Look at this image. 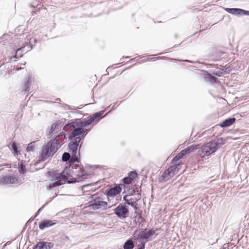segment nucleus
<instances>
[{
  "mask_svg": "<svg viewBox=\"0 0 249 249\" xmlns=\"http://www.w3.org/2000/svg\"><path fill=\"white\" fill-rule=\"evenodd\" d=\"M105 111L96 112L89 116L88 119H76L67 124L64 127L65 132L69 131L81 140H83L88 133L90 131L89 126L91 127L101 119L104 118L107 113L104 114Z\"/></svg>",
  "mask_w": 249,
  "mask_h": 249,
  "instance_id": "obj_1",
  "label": "nucleus"
},
{
  "mask_svg": "<svg viewBox=\"0 0 249 249\" xmlns=\"http://www.w3.org/2000/svg\"><path fill=\"white\" fill-rule=\"evenodd\" d=\"M57 137L62 138V140H63L66 139V135L64 132H61L56 138L50 140L45 145L43 146L38 160L39 161H43L48 158L53 157L58 150L60 145Z\"/></svg>",
  "mask_w": 249,
  "mask_h": 249,
  "instance_id": "obj_2",
  "label": "nucleus"
},
{
  "mask_svg": "<svg viewBox=\"0 0 249 249\" xmlns=\"http://www.w3.org/2000/svg\"><path fill=\"white\" fill-rule=\"evenodd\" d=\"M217 142L214 141L203 144L200 147L199 146V149L197 151V154L201 158L209 157L214 153L216 150L221 146L224 144L223 142V138H220L217 139Z\"/></svg>",
  "mask_w": 249,
  "mask_h": 249,
  "instance_id": "obj_3",
  "label": "nucleus"
},
{
  "mask_svg": "<svg viewBox=\"0 0 249 249\" xmlns=\"http://www.w3.org/2000/svg\"><path fill=\"white\" fill-rule=\"evenodd\" d=\"M91 200L89 202L88 207L93 211L99 209H105L107 206V203L103 200V199L98 194L90 196Z\"/></svg>",
  "mask_w": 249,
  "mask_h": 249,
  "instance_id": "obj_4",
  "label": "nucleus"
},
{
  "mask_svg": "<svg viewBox=\"0 0 249 249\" xmlns=\"http://www.w3.org/2000/svg\"><path fill=\"white\" fill-rule=\"evenodd\" d=\"M77 169H73L72 171V173L76 176V178H71L66 180V182L68 184L74 183L82 181L86 179L89 178V175L84 170L83 167H81L79 165L77 167Z\"/></svg>",
  "mask_w": 249,
  "mask_h": 249,
  "instance_id": "obj_5",
  "label": "nucleus"
},
{
  "mask_svg": "<svg viewBox=\"0 0 249 249\" xmlns=\"http://www.w3.org/2000/svg\"><path fill=\"white\" fill-rule=\"evenodd\" d=\"M153 234H156V236L158 235L157 233H156V230L153 229H150L148 230L147 229H141L139 231L136 230L134 232V240L139 241V240H146L148 241L151 240L149 239Z\"/></svg>",
  "mask_w": 249,
  "mask_h": 249,
  "instance_id": "obj_6",
  "label": "nucleus"
},
{
  "mask_svg": "<svg viewBox=\"0 0 249 249\" xmlns=\"http://www.w3.org/2000/svg\"><path fill=\"white\" fill-rule=\"evenodd\" d=\"M67 132L68 138L70 141L68 144L69 151L71 154L76 155L78 147H79V149H80L82 146V144H80L82 140L76 136H74V135L69 131H67Z\"/></svg>",
  "mask_w": 249,
  "mask_h": 249,
  "instance_id": "obj_7",
  "label": "nucleus"
},
{
  "mask_svg": "<svg viewBox=\"0 0 249 249\" xmlns=\"http://www.w3.org/2000/svg\"><path fill=\"white\" fill-rule=\"evenodd\" d=\"M62 160L69 163L70 164L69 168H71L72 170H77L79 165L74 163L75 162H79L80 161V158L76 155L71 154V155L69 153L66 152L63 154Z\"/></svg>",
  "mask_w": 249,
  "mask_h": 249,
  "instance_id": "obj_8",
  "label": "nucleus"
},
{
  "mask_svg": "<svg viewBox=\"0 0 249 249\" xmlns=\"http://www.w3.org/2000/svg\"><path fill=\"white\" fill-rule=\"evenodd\" d=\"M67 169H64L61 173H58L55 171H48V174L51 177L53 180L58 181V180H63V181L66 182V180L68 179L67 178L71 177L70 175V169L67 171Z\"/></svg>",
  "mask_w": 249,
  "mask_h": 249,
  "instance_id": "obj_9",
  "label": "nucleus"
},
{
  "mask_svg": "<svg viewBox=\"0 0 249 249\" xmlns=\"http://www.w3.org/2000/svg\"><path fill=\"white\" fill-rule=\"evenodd\" d=\"M114 213L120 219H124L128 216L129 210L127 207L122 204H120L113 210Z\"/></svg>",
  "mask_w": 249,
  "mask_h": 249,
  "instance_id": "obj_10",
  "label": "nucleus"
},
{
  "mask_svg": "<svg viewBox=\"0 0 249 249\" xmlns=\"http://www.w3.org/2000/svg\"><path fill=\"white\" fill-rule=\"evenodd\" d=\"M18 183V179L17 177H12L9 175L0 177V184L6 185L8 184H14Z\"/></svg>",
  "mask_w": 249,
  "mask_h": 249,
  "instance_id": "obj_11",
  "label": "nucleus"
},
{
  "mask_svg": "<svg viewBox=\"0 0 249 249\" xmlns=\"http://www.w3.org/2000/svg\"><path fill=\"white\" fill-rule=\"evenodd\" d=\"M123 200L124 201L125 204L131 206L135 210H137L138 198H135L125 195L123 197Z\"/></svg>",
  "mask_w": 249,
  "mask_h": 249,
  "instance_id": "obj_12",
  "label": "nucleus"
},
{
  "mask_svg": "<svg viewBox=\"0 0 249 249\" xmlns=\"http://www.w3.org/2000/svg\"><path fill=\"white\" fill-rule=\"evenodd\" d=\"M122 191V188L119 185H115L114 187L110 188L107 192V196H114L119 194Z\"/></svg>",
  "mask_w": 249,
  "mask_h": 249,
  "instance_id": "obj_13",
  "label": "nucleus"
},
{
  "mask_svg": "<svg viewBox=\"0 0 249 249\" xmlns=\"http://www.w3.org/2000/svg\"><path fill=\"white\" fill-rule=\"evenodd\" d=\"M60 128L61 123L59 121H57L56 122L53 124L48 134V137L51 138L53 136V134L57 133Z\"/></svg>",
  "mask_w": 249,
  "mask_h": 249,
  "instance_id": "obj_14",
  "label": "nucleus"
},
{
  "mask_svg": "<svg viewBox=\"0 0 249 249\" xmlns=\"http://www.w3.org/2000/svg\"><path fill=\"white\" fill-rule=\"evenodd\" d=\"M235 121L236 119L234 117L229 118L224 120L220 123L219 126L222 128L227 127L233 124Z\"/></svg>",
  "mask_w": 249,
  "mask_h": 249,
  "instance_id": "obj_15",
  "label": "nucleus"
},
{
  "mask_svg": "<svg viewBox=\"0 0 249 249\" xmlns=\"http://www.w3.org/2000/svg\"><path fill=\"white\" fill-rule=\"evenodd\" d=\"M37 243L40 249H51L54 246V244L52 242L40 241Z\"/></svg>",
  "mask_w": 249,
  "mask_h": 249,
  "instance_id": "obj_16",
  "label": "nucleus"
},
{
  "mask_svg": "<svg viewBox=\"0 0 249 249\" xmlns=\"http://www.w3.org/2000/svg\"><path fill=\"white\" fill-rule=\"evenodd\" d=\"M199 144H192L189 146H188L187 147L185 148V149L182 150L183 153H184L185 155H186L187 154H190L192 152H194L196 150L199 149Z\"/></svg>",
  "mask_w": 249,
  "mask_h": 249,
  "instance_id": "obj_17",
  "label": "nucleus"
},
{
  "mask_svg": "<svg viewBox=\"0 0 249 249\" xmlns=\"http://www.w3.org/2000/svg\"><path fill=\"white\" fill-rule=\"evenodd\" d=\"M55 224L53 221L50 220H45L41 222L39 225V228L41 230H43L46 228H48L54 225Z\"/></svg>",
  "mask_w": 249,
  "mask_h": 249,
  "instance_id": "obj_18",
  "label": "nucleus"
},
{
  "mask_svg": "<svg viewBox=\"0 0 249 249\" xmlns=\"http://www.w3.org/2000/svg\"><path fill=\"white\" fill-rule=\"evenodd\" d=\"M26 48V46H24L17 49L15 55L13 56V57L15 58H18L22 57L23 56L22 53L24 51H25V52L26 53L30 51V50L25 49Z\"/></svg>",
  "mask_w": 249,
  "mask_h": 249,
  "instance_id": "obj_19",
  "label": "nucleus"
},
{
  "mask_svg": "<svg viewBox=\"0 0 249 249\" xmlns=\"http://www.w3.org/2000/svg\"><path fill=\"white\" fill-rule=\"evenodd\" d=\"M12 150L15 156H18L20 154L19 144H17L15 142H11Z\"/></svg>",
  "mask_w": 249,
  "mask_h": 249,
  "instance_id": "obj_20",
  "label": "nucleus"
},
{
  "mask_svg": "<svg viewBox=\"0 0 249 249\" xmlns=\"http://www.w3.org/2000/svg\"><path fill=\"white\" fill-rule=\"evenodd\" d=\"M133 238H129L127 239L123 245L124 249H133L135 247Z\"/></svg>",
  "mask_w": 249,
  "mask_h": 249,
  "instance_id": "obj_21",
  "label": "nucleus"
},
{
  "mask_svg": "<svg viewBox=\"0 0 249 249\" xmlns=\"http://www.w3.org/2000/svg\"><path fill=\"white\" fill-rule=\"evenodd\" d=\"M225 11L228 13L235 16H240V9L237 8H226Z\"/></svg>",
  "mask_w": 249,
  "mask_h": 249,
  "instance_id": "obj_22",
  "label": "nucleus"
},
{
  "mask_svg": "<svg viewBox=\"0 0 249 249\" xmlns=\"http://www.w3.org/2000/svg\"><path fill=\"white\" fill-rule=\"evenodd\" d=\"M204 79L205 81L209 82L212 84L214 83L216 80V78L212 75L210 73L205 74Z\"/></svg>",
  "mask_w": 249,
  "mask_h": 249,
  "instance_id": "obj_23",
  "label": "nucleus"
},
{
  "mask_svg": "<svg viewBox=\"0 0 249 249\" xmlns=\"http://www.w3.org/2000/svg\"><path fill=\"white\" fill-rule=\"evenodd\" d=\"M185 154L181 150L180 152H179L176 156H175L173 159L172 160V162H175L178 160H179L180 159H181L182 158H183L184 156H185Z\"/></svg>",
  "mask_w": 249,
  "mask_h": 249,
  "instance_id": "obj_24",
  "label": "nucleus"
},
{
  "mask_svg": "<svg viewBox=\"0 0 249 249\" xmlns=\"http://www.w3.org/2000/svg\"><path fill=\"white\" fill-rule=\"evenodd\" d=\"M26 82L24 84V90L25 92L28 91L29 90V88L30 85L31 84V79L30 77H28L25 78Z\"/></svg>",
  "mask_w": 249,
  "mask_h": 249,
  "instance_id": "obj_25",
  "label": "nucleus"
},
{
  "mask_svg": "<svg viewBox=\"0 0 249 249\" xmlns=\"http://www.w3.org/2000/svg\"><path fill=\"white\" fill-rule=\"evenodd\" d=\"M63 184V180H58L55 181L53 183L50 184L48 188L50 189L54 188L57 186H60Z\"/></svg>",
  "mask_w": 249,
  "mask_h": 249,
  "instance_id": "obj_26",
  "label": "nucleus"
},
{
  "mask_svg": "<svg viewBox=\"0 0 249 249\" xmlns=\"http://www.w3.org/2000/svg\"><path fill=\"white\" fill-rule=\"evenodd\" d=\"M38 42V40L34 37H31L30 38V41H29V46H26V47H28V48H30V49H29L30 50L32 49L33 48V46H35V44L36 43H37Z\"/></svg>",
  "mask_w": 249,
  "mask_h": 249,
  "instance_id": "obj_27",
  "label": "nucleus"
},
{
  "mask_svg": "<svg viewBox=\"0 0 249 249\" xmlns=\"http://www.w3.org/2000/svg\"><path fill=\"white\" fill-rule=\"evenodd\" d=\"M35 142H30L26 148V151L28 152H35Z\"/></svg>",
  "mask_w": 249,
  "mask_h": 249,
  "instance_id": "obj_28",
  "label": "nucleus"
},
{
  "mask_svg": "<svg viewBox=\"0 0 249 249\" xmlns=\"http://www.w3.org/2000/svg\"><path fill=\"white\" fill-rule=\"evenodd\" d=\"M137 192V195L140 196L141 195V192H139L138 188H136L135 189H129L128 191V194L127 195L129 196H131L134 195L136 194V192Z\"/></svg>",
  "mask_w": 249,
  "mask_h": 249,
  "instance_id": "obj_29",
  "label": "nucleus"
},
{
  "mask_svg": "<svg viewBox=\"0 0 249 249\" xmlns=\"http://www.w3.org/2000/svg\"><path fill=\"white\" fill-rule=\"evenodd\" d=\"M213 74L217 76H221L223 74V70L219 68H216L213 71Z\"/></svg>",
  "mask_w": 249,
  "mask_h": 249,
  "instance_id": "obj_30",
  "label": "nucleus"
},
{
  "mask_svg": "<svg viewBox=\"0 0 249 249\" xmlns=\"http://www.w3.org/2000/svg\"><path fill=\"white\" fill-rule=\"evenodd\" d=\"M169 176H170V177H171V176H173L170 173V172L168 171V170L167 169L162 174V175L161 176V178H162V179L163 180H164V179H166L167 178V179H168Z\"/></svg>",
  "mask_w": 249,
  "mask_h": 249,
  "instance_id": "obj_31",
  "label": "nucleus"
},
{
  "mask_svg": "<svg viewBox=\"0 0 249 249\" xmlns=\"http://www.w3.org/2000/svg\"><path fill=\"white\" fill-rule=\"evenodd\" d=\"M128 177H129L131 179H132V180L133 181L134 179L136 178L138 176V173H137V172L136 171H131L128 174Z\"/></svg>",
  "mask_w": 249,
  "mask_h": 249,
  "instance_id": "obj_32",
  "label": "nucleus"
},
{
  "mask_svg": "<svg viewBox=\"0 0 249 249\" xmlns=\"http://www.w3.org/2000/svg\"><path fill=\"white\" fill-rule=\"evenodd\" d=\"M133 180L130 178L129 177H125L123 179V182L124 184L129 185L132 183Z\"/></svg>",
  "mask_w": 249,
  "mask_h": 249,
  "instance_id": "obj_33",
  "label": "nucleus"
},
{
  "mask_svg": "<svg viewBox=\"0 0 249 249\" xmlns=\"http://www.w3.org/2000/svg\"><path fill=\"white\" fill-rule=\"evenodd\" d=\"M18 172L21 174H24L26 172L25 166L23 164H20L18 167Z\"/></svg>",
  "mask_w": 249,
  "mask_h": 249,
  "instance_id": "obj_34",
  "label": "nucleus"
},
{
  "mask_svg": "<svg viewBox=\"0 0 249 249\" xmlns=\"http://www.w3.org/2000/svg\"><path fill=\"white\" fill-rule=\"evenodd\" d=\"M172 176L174 175V173L177 171L176 170V166L174 165L171 166L168 169H167Z\"/></svg>",
  "mask_w": 249,
  "mask_h": 249,
  "instance_id": "obj_35",
  "label": "nucleus"
},
{
  "mask_svg": "<svg viewBox=\"0 0 249 249\" xmlns=\"http://www.w3.org/2000/svg\"><path fill=\"white\" fill-rule=\"evenodd\" d=\"M240 16L247 15L249 16V11L240 9Z\"/></svg>",
  "mask_w": 249,
  "mask_h": 249,
  "instance_id": "obj_36",
  "label": "nucleus"
},
{
  "mask_svg": "<svg viewBox=\"0 0 249 249\" xmlns=\"http://www.w3.org/2000/svg\"><path fill=\"white\" fill-rule=\"evenodd\" d=\"M145 242H142L140 244L137 246L138 249H145Z\"/></svg>",
  "mask_w": 249,
  "mask_h": 249,
  "instance_id": "obj_37",
  "label": "nucleus"
},
{
  "mask_svg": "<svg viewBox=\"0 0 249 249\" xmlns=\"http://www.w3.org/2000/svg\"><path fill=\"white\" fill-rule=\"evenodd\" d=\"M224 53L221 52L218 53V57L215 58H213V60L214 61H217L220 59V58L222 56V54Z\"/></svg>",
  "mask_w": 249,
  "mask_h": 249,
  "instance_id": "obj_38",
  "label": "nucleus"
},
{
  "mask_svg": "<svg viewBox=\"0 0 249 249\" xmlns=\"http://www.w3.org/2000/svg\"><path fill=\"white\" fill-rule=\"evenodd\" d=\"M165 58V57H157L156 58H150V60H155L156 59L159 60V59H163Z\"/></svg>",
  "mask_w": 249,
  "mask_h": 249,
  "instance_id": "obj_39",
  "label": "nucleus"
},
{
  "mask_svg": "<svg viewBox=\"0 0 249 249\" xmlns=\"http://www.w3.org/2000/svg\"><path fill=\"white\" fill-rule=\"evenodd\" d=\"M181 165V163H178V164H176L174 165L175 166H176V170L177 171H178L179 169V166Z\"/></svg>",
  "mask_w": 249,
  "mask_h": 249,
  "instance_id": "obj_40",
  "label": "nucleus"
},
{
  "mask_svg": "<svg viewBox=\"0 0 249 249\" xmlns=\"http://www.w3.org/2000/svg\"><path fill=\"white\" fill-rule=\"evenodd\" d=\"M177 60L178 61H183V62H186L194 63L193 61H190V60H189L178 59Z\"/></svg>",
  "mask_w": 249,
  "mask_h": 249,
  "instance_id": "obj_41",
  "label": "nucleus"
},
{
  "mask_svg": "<svg viewBox=\"0 0 249 249\" xmlns=\"http://www.w3.org/2000/svg\"><path fill=\"white\" fill-rule=\"evenodd\" d=\"M33 249H40L37 243L34 246Z\"/></svg>",
  "mask_w": 249,
  "mask_h": 249,
  "instance_id": "obj_42",
  "label": "nucleus"
},
{
  "mask_svg": "<svg viewBox=\"0 0 249 249\" xmlns=\"http://www.w3.org/2000/svg\"><path fill=\"white\" fill-rule=\"evenodd\" d=\"M44 205H43L42 207H41L40 209H39V210H38L37 212V214H38L39 213H40L42 210L44 208Z\"/></svg>",
  "mask_w": 249,
  "mask_h": 249,
  "instance_id": "obj_43",
  "label": "nucleus"
},
{
  "mask_svg": "<svg viewBox=\"0 0 249 249\" xmlns=\"http://www.w3.org/2000/svg\"><path fill=\"white\" fill-rule=\"evenodd\" d=\"M65 108L66 109H70L71 106H69V105H65Z\"/></svg>",
  "mask_w": 249,
  "mask_h": 249,
  "instance_id": "obj_44",
  "label": "nucleus"
},
{
  "mask_svg": "<svg viewBox=\"0 0 249 249\" xmlns=\"http://www.w3.org/2000/svg\"><path fill=\"white\" fill-rule=\"evenodd\" d=\"M15 69L17 70V71H19L21 69H22V68H21V67H18V66H16V67H15Z\"/></svg>",
  "mask_w": 249,
  "mask_h": 249,
  "instance_id": "obj_45",
  "label": "nucleus"
},
{
  "mask_svg": "<svg viewBox=\"0 0 249 249\" xmlns=\"http://www.w3.org/2000/svg\"><path fill=\"white\" fill-rule=\"evenodd\" d=\"M78 108V107H73V106H71V108L70 109H74V110H77V109Z\"/></svg>",
  "mask_w": 249,
  "mask_h": 249,
  "instance_id": "obj_46",
  "label": "nucleus"
},
{
  "mask_svg": "<svg viewBox=\"0 0 249 249\" xmlns=\"http://www.w3.org/2000/svg\"><path fill=\"white\" fill-rule=\"evenodd\" d=\"M116 104H117V102H115L113 104V105L111 107V109H113L115 107V106H116Z\"/></svg>",
  "mask_w": 249,
  "mask_h": 249,
  "instance_id": "obj_47",
  "label": "nucleus"
},
{
  "mask_svg": "<svg viewBox=\"0 0 249 249\" xmlns=\"http://www.w3.org/2000/svg\"><path fill=\"white\" fill-rule=\"evenodd\" d=\"M34 219H35V217H34V218H31L29 220V221H28V222L33 221L34 220Z\"/></svg>",
  "mask_w": 249,
  "mask_h": 249,
  "instance_id": "obj_48",
  "label": "nucleus"
},
{
  "mask_svg": "<svg viewBox=\"0 0 249 249\" xmlns=\"http://www.w3.org/2000/svg\"><path fill=\"white\" fill-rule=\"evenodd\" d=\"M164 53H158L157 54H154V55H152V56H155V55H161L162 54H163Z\"/></svg>",
  "mask_w": 249,
  "mask_h": 249,
  "instance_id": "obj_49",
  "label": "nucleus"
},
{
  "mask_svg": "<svg viewBox=\"0 0 249 249\" xmlns=\"http://www.w3.org/2000/svg\"><path fill=\"white\" fill-rule=\"evenodd\" d=\"M130 58V56H123V58L122 59H124V58Z\"/></svg>",
  "mask_w": 249,
  "mask_h": 249,
  "instance_id": "obj_50",
  "label": "nucleus"
},
{
  "mask_svg": "<svg viewBox=\"0 0 249 249\" xmlns=\"http://www.w3.org/2000/svg\"><path fill=\"white\" fill-rule=\"evenodd\" d=\"M56 100V101H61V100H60V98H57Z\"/></svg>",
  "mask_w": 249,
  "mask_h": 249,
  "instance_id": "obj_51",
  "label": "nucleus"
},
{
  "mask_svg": "<svg viewBox=\"0 0 249 249\" xmlns=\"http://www.w3.org/2000/svg\"><path fill=\"white\" fill-rule=\"evenodd\" d=\"M25 62H24V63H23V64H21V65H25Z\"/></svg>",
  "mask_w": 249,
  "mask_h": 249,
  "instance_id": "obj_52",
  "label": "nucleus"
},
{
  "mask_svg": "<svg viewBox=\"0 0 249 249\" xmlns=\"http://www.w3.org/2000/svg\"><path fill=\"white\" fill-rule=\"evenodd\" d=\"M66 238L67 239H69V237H68L67 236H66Z\"/></svg>",
  "mask_w": 249,
  "mask_h": 249,
  "instance_id": "obj_53",
  "label": "nucleus"
},
{
  "mask_svg": "<svg viewBox=\"0 0 249 249\" xmlns=\"http://www.w3.org/2000/svg\"><path fill=\"white\" fill-rule=\"evenodd\" d=\"M177 47V46L176 45H175V46H174V48H176V47Z\"/></svg>",
  "mask_w": 249,
  "mask_h": 249,
  "instance_id": "obj_54",
  "label": "nucleus"
},
{
  "mask_svg": "<svg viewBox=\"0 0 249 249\" xmlns=\"http://www.w3.org/2000/svg\"><path fill=\"white\" fill-rule=\"evenodd\" d=\"M222 249H225L224 248H222Z\"/></svg>",
  "mask_w": 249,
  "mask_h": 249,
  "instance_id": "obj_55",
  "label": "nucleus"
}]
</instances>
